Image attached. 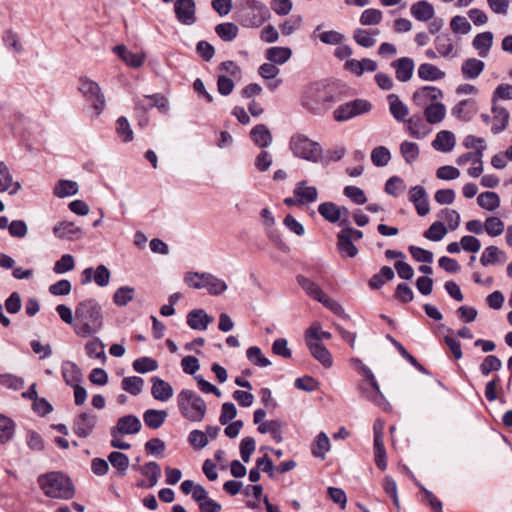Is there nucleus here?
Returning a JSON list of instances; mask_svg holds the SVG:
<instances>
[{
    "label": "nucleus",
    "instance_id": "obj_1",
    "mask_svg": "<svg viewBox=\"0 0 512 512\" xmlns=\"http://www.w3.org/2000/svg\"><path fill=\"white\" fill-rule=\"evenodd\" d=\"M66 324H71L78 336L89 337L102 328L101 307L92 299L80 302L74 314L70 308L66 307Z\"/></svg>",
    "mask_w": 512,
    "mask_h": 512
},
{
    "label": "nucleus",
    "instance_id": "obj_2",
    "mask_svg": "<svg viewBox=\"0 0 512 512\" xmlns=\"http://www.w3.org/2000/svg\"><path fill=\"white\" fill-rule=\"evenodd\" d=\"M338 100L335 88L324 82L310 84L301 96V105L313 114H321Z\"/></svg>",
    "mask_w": 512,
    "mask_h": 512
},
{
    "label": "nucleus",
    "instance_id": "obj_3",
    "mask_svg": "<svg viewBox=\"0 0 512 512\" xmlns=\"http://www.w3.org/2000/svg\"><path fill=\"white\" fill-rule=\"evenodd\" d=\"M288 148L295 158L311 163H324V150L319 142L310 139L302 132H296L289 138Z\"/></svg>",
    "mask_w": 512,
    "mask_h": 512
},
{
    "label": "nucleus",
    "instance_id": "obj_4",
    "mask_svg": "<svg viewBox=\"0 0 512 512\" xmlns=\"http://www.w3.org/2000/svg\"><path fill=\"white\" fill-rule=\"evenodd\" d=\"M235 14L237 21L246 28H258L270 18L268 7L257 0H239Z\"/></svg>",
    "mask_w": 512,
    "mask_h": 512
},
{
    "label": "nucleus",
    "instance_id": "obj_5",
    "mask_svg": "<svg viewBox=\"0 0 512 512\" xmlns=\"http://www.w3.org/2000/svg\"><path fill=\"white\" fill-rule=\"evenodd\" d=\"M177 407L183 416L191 422H201L206 415L207 406L202 397L195 391L183 389L177 395Z\"/></svg>",
    "mask_w": 512,
    "mask_h": 512
},
{
    "label": "nucleus",
    "instance_id": "obj_6",
    "mask_svg": "<svg viewBox=\"0 0 512 512\" xmlns=\"http://www.w3.org/2000/svg\"><path fill=\"white\" fill-rule=\"evenodd\" d=\"M78 90L95 111V115H100L105 109L106 101L99 85L87 77H81Z\"/></svg>",
    "mask_w": 512,
    "mask_h": 512
},
{
    "label": "nucleus",
    "instance_id": "obj_7",
    "mask_svg": "<svg viewBox=\"0 0 512 512\" xmlns=\"http://www.w3.org/2000/svg\"><path fill=\"white\" fill-rule=\"evenodd\" d=\"M372 109V104L365 99H355L338 106L334 112V119L338 122L348 121L356 116L368 113Z\"/></svg>",
    "mask_w": 512,
    "mask_h": 512
},
{
    "label": "nucleus",
    "instance_id": "obj_8",
    "mask_svg": "<svg viewBox=\"0 0 512 512\" xmlns=\"http://www.w3.org/2000/svg\"><path fill=\"white\" fill-rule=\"evenodd\" d=\"M434 46L440 57L454 59L460 55V40L450 33L438 34L434 39Z\"/></svg>",
    "mask_w": 512,
    "mask_h": 512
},
{
    "label": "nucleus",
    "instance_id": "obj_9",
    "mask_svg": "<svg viewBox=\"0 0 512 512\" xmlns=\"http://www.w3.org/2000/svg\"><path fill=\"white\" fill-rule=\"evenodd\" d=\"M38 483L48 497L62 498L64 493V476L60 472H49L38 477Z\"/></svg>",
    "mask_w": 512,
    "mask_h": 512
},
{
    "label": "nucleus",
    "instance_id": "obj_10",
    "mask_svg": "<svg viewBox=\"0 0 512 512\" xmlns=\"http://www.w3.org/2000/svg\"><path fill=\"white\" fill-rule=\"evenodd\" d=\"M363 374L367 377L368 382H361L359 384L358 389L361 396L376 405H381L384 402V396L380 391L373 372L369 367H364Z\"/></svg>",
    "mask_w": 512,
    "mask_h": 512
},
{
    "label": "nucleus",
    "instance_id": "obj_11",
    "mask_svg": "<svg viewBox=\"0 0 512 512\" xmlns=\"http://www.w3.org/2000/svg\"><path fill=\"white\" fill-rule=\"evenodd\" d=\"M142 424L135 415H125L117 420L114 427L110 429L111 435H134L140 432Z\"/></svg>",
    "mask_w": 512,
    "mask_h": 512
},
{
    "label": "nucleus",
    "instance_id": "obj_12",
    "mask_svg": "<svg viewBox=\"0 0 512 512\" xmlns=\"http://www.w3.org/2000/svg\"><path fill=\"white\" fill-rule=\"evenodd\" d=\"M174 12L177 20L184 25H193L196 18V4L194 0H176Z\"/></svg>",
    "mask_w": 512,
    "mask_h": 512
},
{
    "label": "nucleus",
    "instance_id": "obj_13",
    "mask_svg": "<svg viewBox=\"0 0 512 512\" xmlns=\"http://www.w3.org/2000/svg\"><path fill=\"white\" fill-rule=\"evenodd\" d=\"M442 97L443 92L441 89L435 86H423L413 93L412 101L417 107L425 108L429 104H434V102Z\"/></svg>",
    "mask_w": 512,
    "mask_h": 512
},
{
    "label": "nucleus",
    "instance_id": "obj_14",
    "mask_svg": "<svg viewBox=\"0 0 512 512\" xmlns=\"http://www.w3.org/2000/svg\"><path fill=\"white\" fill-rule=\"evenodd\" d=\"M97 421V415L91 412H82L74 420L73 431L77 436L86 438L93 432Z\"/></svg>",
    "mask_w": 512,
    "mask_h": 512
},
{
    "label": "nucleus",
    "instance_id": "obj_15",
    "mask_svg": "<svg viewBox=\"0 0 512 512\" xmlns=\"http://www.w3.org/2000/svg\"><path fill=\"white\" fill-rule=\"evenodd\" d=\"M409 200L413 203L419 216H425L430 212L428 194L423 186L412 187L409 191Z\"/></svg>",
    "mask_w": 512,
    "mask_h": 512
},
{
    "label": "nucleus",
    "instance_id": "obj_16",
    "mask_svg": "<svg viewBox=\"0 0 512 512\" xmlns=\"http://www.w3.org/2000/svg\"><path fill=\"white\" fill-rule=\"evenodd\" d=\"M82 284H88L92 280L100 287H105L109 284L110 281V271L105 265H99L95 270L93 268L88 267L82 273Z\"/></svg>",
    "mask_w": 512,
    "mask_h": 512
},
{
    "label": "nucleus",
    "instance_id": "obj_17",
    "mask_svg": "<svg viewBox=\"0 0 512 512\" xmlns=\"http://www.w3.org/2000/svg\"><path fill=\"white\" fill-rule=\"evenodd\" d=\"M306 345L311 353V355L320 362L324 367L330 368L333 364L332 355L329 350L320 343L319 341H314V339H305Z\"/></svg>",
    "mask_w": 512,
    "mask_h": 512
},
{
    "label": "nucleus",
    "instance_id": "obj_18",
    "mask_svg": "<svg viewBox=\"0 0 512 512\" xmlns=\"http://www.w3.org/2000/svg\"><path fill=\"white\" fill-rule=\"evenodd\" d=\"M391 65L395 69V76L398 81L407 82L412 78L415 68L412 58L401 57L393 61Z\"/></svg>",
    "mask_w": 512,
    "mask_h": 512
},
{
    "label": "nucleus",
    "instance_id": "obj_19",
    "mask_svg": "<svg viewBox=\"0 0 512 512\" xmlns=\"http://www.w3.org/2000/svg\"><path fill=\"white\" fill-rule=\"evenodd\" d=\"M151 382V394L155 400L166 402L173 397L174 390L168 382L157 376L152 377Z\"/></svg>",
    "mask_w": 512,
    "mask_h": 512
},
{
    "label": "nucleus",
    "instance_id": "obj_20",
    "mask_svg": "<svg viewBox=\"0 0 512 512\" xmlns=\"http://www.w3.org/2000/svg\"><path fill=\"white\" fill-rule=\"evenodd\" d=\"M491 112L493 114L491 132L493 134H499L508 127L510 114L506 108L498 104H492Z\"/></svg>",
    "mask_w": 512,
    "mask_h": 512
},
{
    "label": "nucleus",
    "instance_id": "obj_21",
    "mask_svg": "<svg viewBox=\"0 0 512 512\" xmlns=\"http://www.w3.org/2000/svg\"><path fill=\"white\" fill-rule=\"evenodd\" d=\"M476 112L477 109L473 99L461 100L451 109L452 116L464 122L470 121Z\"/></svg>",
    "mask_w": 512,
    "mask_h": 512
},
{
    "label": "nucleus",
    "instance_id": "obj_22",
    "mask_svg": "<svg viewBox=\"0 0 512 512\" xmlns=\"http://www.w3.org/2000/svg\"><path fill=\"white\" fill-rule=\"evenodd\" d=\"M294 195L297 198V204L302 205L315 202L318 197V191L314 186H307L306 181H300L294 188Z\"/></svg>",
    "mask_w": 512,
    "mask_h": 512
},
{
    "label": "nucleus",
    "instance_id": "obj_23",
    "mask_svg": "<svg viewBox=\"0 0 512 512\" xmlns=\"http://www.w3.org/2000/svg\"><path fill=\"white\" fill-rule=\"evenodd\" d=\"M387 100L389 102V111L393 118L398 122H406L409 115L408 106L396 94H389Z\"/></svg>",
    "mask_w": 512,
    "mask_h": 512
},
{
    "label": "nucleus",
    "instance_id": "obj_24",
    "mask_svg": "<svg viewBox=\"0 0 512 512\" xmlns=\"http://www.w3.org/2000/svg\"><path fill=\"white\" fill-rule=\"evenodd\" d=\"M410 13L417 21L427 22L434 17L435 9L430 2L421 0L412 4Z\"/></svg>",
    "mask_w": 512,
    "mask_h": 512
},
{
    "label": "nucleus",
    "instance_id": "obj_25",
    "mask_svg": "<svg viewBox=\"0 0 512 512\" xmlns=\"http://www.w3.org/2000/svg\"><path fill=\"white\" fill-rule=\"evenodd\" d=\"M212 322L213 318L203 309L192 310L187 315V324L194 330H206Z\"/></svg>",
    "mask_w": 512,
    "mask_h": 512
},
{
    "label": "nucleus",
    "instance_id": "obj_26",
    "mask_svg": "<svg viewBox=\"0 0 512 512\" xmlns=\"http://www.w3.org/2000/svg\"><path fill=\"white\" fill-rule=\"evenodd\" d=\"M456 139L454 134L448 130H442L437 133L435 139L432 141V147L439 152H450L454 149Z\"/></svg>",
    "mask_w": 512,
    "mask_h": 512
},
{
    "label": "nucleus",
    "instance_id": "obj_27",
    "mask_svg": "<svg viewBox=\"0 0 512 512\" xmlns=\"http://www.w3.org/2000/svg\"><path fill=\"white\" fill-rule=\"evenodd\" d=\"M406 122L409 135L415 139H423L430 133V129L420 115H413Z\"/></svg>",
    "mask_w": 512,
    "mask_h": 512
},
{
    "label": "nucleus",
    "instance_id": "obj_28",
    "mask_svg": "<svg viewBox=\"0 0 512 512\" xmlns=\"http://www.w3.org/2000/svg\"><path fill=\"white\" fill-rule=\"evenodd\" d=\"M113 50L127 65L133 68H139L144 63V53H133L127 50L124 45L115 46Z\"/></svg>",
    "mask_w": 512,
    "mask_h": 512
},
{
    "label": "nucleus",
    "instance_id": "obj_29",
    "mask_svg": "<svg viewBox=\"0 0 512 512\" xmlns=\"http://www.w3.org/2000/svg\"><path fill=\"white\" fill-rule=\"evenodd\" d=\"M485 63L482 60L476 58H468L463 61L461 66V72L464 79L473 80L483 72Z\"/></svg>",
    "mask_w": 512,
    "mask_h": 512
},
{
    "label": "nucleus",
    "instance_id": "obj_30",
    "mask_svg": "<svg viewBox=\"0 0 512 512\" xmlns=\"http://www.w3.org/2000/svg\"><path fill=\"white\" fill-rule=\"evenodd\" d=\"M254 144L260 148L269 147L272 144V135L268 127L264 124H258L250 132Z\"/></svg>",
    "mask_w": 512,
    "mask_h": 512
},
{
    "label": "nucleus",
    "instance_id": "obj_31",
    "mask_svg": "<svg viewBox=\"0 0 512 512\" xmlns=\"http://www.w3.org/2000/svg\"><path fill=\"white\" fill-rule=\"evenodd\" d=\"M506 260V253L493 245L486 247L480 257V262L483 266L505 263Z\"/></svg>",
    "mask_w": 512,
    "mask_h": 512
},
{
    "label": "nucleus",
    "instance_id": "obj_32",
    "mask_svg": "<svg viewBox=\"0 0 512 512\" xmlns=\"http://www.w3.org/2000/svg\"><path fill=\"white\" fill-rule=\"evenodd\" d=\"M446 116V107L441 102H434L424 108V117L427 123L434 125L442 122Z\"/></svg>",
    "mask_w": 512,
    "mask_h": 512
},
{
    "label": "nucleus",
    "instance_id": "obj_33",
    "mask_svg": "<svg viewBox=\"0 0 512 512\" xmlns=\"http://www.w3.org/2000/svg\"><path fill=\"white\" fill-rule=\"evenodd\" d=\"M493 38V33L490 31H485L475 36L472 45L478 51L480 57L485 58L488 56L493 44Z\"/></svg>",
    "mask_w": 512,
    "mask_h": 512
},
{
    "label": "nucleus",
    "instance_id": "obj_34",
    "mask_svg": "<svg viewBox=\"0 0 512 512\" xmlns=\"http://www.w3.org/2000/svg\"><path fill=\"white\" fill-rule=\"evenodd\" d=\"M417 73L419 78L425 81H437L445 78L446 76L444 71L431 63L421 64L418 67Z\"/></svg>",
    "mask_w": 512,
    "mask_h": 512
},
{
    "label": "nucleus",
    "instance_id": "obj_35",
    "mask_svg": "<svg viewBox=\"0 0 512 512\" xmlns=\"http://www.w3.org/2000/svg\"><path fill=\"white\" fill-rule=\"evenodd\" d=\"M297 283L307 293V295H309L317 302H319V300H321V298L325 295V292L317 283L305 276L298 275Z\"/></svg>",
    "mask_w": 512,
    "mask_h": 512
},
{
    "label": "nucleus",
    "instance_id": "obj_36",
    "mask_svg": "<svg viewBox=\"0 0 512 512\" xmlns=\"http://www.w3.org/2000/svg\"><path fill=\"white\" fill-rule=\"evenodd\" d=\"M292 56V51L288 47H271L266 51V58L275 65H283Z\"/></svg>",
    "mask_w": 512,
    "mask_h": 512
},
{
    "label": "nucleus",
    "instance_id": "obj_37",
    "mask_svg": "<svg viewBox=\"0 0 512 512\" xmlns=\"http://www.w3.org/2000/svg\"><path fill=\"white\" fill-rule=\"evenodd\" d=\"M167 418L165 410L148 409L143 414L144 423L151 429L160 428Z\"/></svg>",
    "mask_w": 512,
    "mask_h": 512
},
{
    "label": "nucleus",
    "instance_id": "obj_38",
    "mask_svg": "<svg viewBox=\"0 0 512 512\" xmlns=\"http://www.w3.org/2000/svg\"><path fill=\"white\" fill-rule=\"evenodd\" d=\"M203 277V288H206L211 295H220L228 288L224 280L217 278L210 273H205V276Z\"/></svg>",
    "mask_w": 512,
    "mask_h": 512
},
{
    "label": "nucleus",
    "instance_id": "obj_39",
    "mask_svg": "<svg viewBox=\"0 0 512 512\" xmlns=\"http://www.w3.org/2000/svg\"><path fill=\"white\" fill-rule=\"evenodd\" d=\"M140 473L148 478V487L152 488L157 485L161 477V469L158 463L151 461L145 463L139 468Z\"/></svg>",
    "mask_w": 512,
    "mask_h": 512
},
{
    "label": "nucleus",
    "instance_id": "obj_40",
    "mask_svg": "<svg viewBox=\"0 0 512 512\" xmlns=\"http://www.w3.org/2000/svg\"><path fill=\"white\" fill-rule=\"evenodd\" d=\"M330 440L325 432H320L311 447V453L314 457L325 459V454L330 450Z\"/></svg>",
    "mask_w": 512,
    "mask_h": 512
},
{
    "label": "nucleus",
    "instance_id": "obj_41",
    "mask_svg": "<svg viewBox=\"0 0 512 512\" xmlns=\"http://www.w3.org/2000/svg\"><path fill=\"white\" fill-rule=\"evenodd\" d=\"M337 249L344 257L354 258L358 254V249L352 240L342 232L337 235Z\"/></svg>",
    "mask_w": 512,
    "mask_h": 512
},
{
    "label": "nucleus",
    "instance_id": "obj_42",
    "mask_svg": "<svg viewBox=\"0 0 512 512\" xmlns=\"http://www.w3.org/2000/svg\"><path fill=\"white\" fill-rule=\"evenodd\" d=\"M145 99H149L152 101L149 105H144L142 100L137 102V105L142 107L143 109H150L152 107H156L161 113L166 114L169 111V104L167 98L159 93L145 96Z\"/></svg>",
    "mask_w": 512,
    "mask_h": 512
},
{
    "label": "nucleus",
    "instance_id": "obj_43",
    "mask_svg": "<svg viewBox=\"0 0 512 512\" xmlns=\"http://www.w3.org/2000/svg\"><path fill=\"white\" fill-rule=\"evenodd\" d=\"M478 205L488 211H494L500 206V197L496 192H483L477 198Z\"/></svg>",
    "mask_w": 512,
    "mask_h": 512
},
{
    "label": "nucleus",
    "instance_id": "obj_44",
    "mask_svg": "<svg viewBox=\"0 0 512 512\" xmlns=\"http://www.w3.org/2000/svg\"><path fill=\"white\" fill-rule=\"evenodd\" d=\"M394 276L395 274L391 267L383 266L380 271L369 280V287L371 289H379L384 285L385 281L392 280Z\"/></svg>",
    "mask_w": 512,
    "mask_h": 512
},
{
    "label": "nucleus",
    "instance_id": "obj_45",
    "mask_svg": "<svg viewBox=\"0 0 512 512\" xmlns=\"http://www.w3.org/2000/svg\"><path fill=\"white\" fill-rule=\"evenodd\" d=\"M143 386L144 380L138 376L125 377L121 382V388L133 396L139 395L143 390Z\"/></svg>",
    "mask_w": 512,
    "mask_h": 512
},
{
    "label": "nucleus",
    "instance_id": "obj_46",
    "mask_svg": "<svg viewBox=\"0 0 512 512\" xmlns=\"http://www.w3.org/2000/svg\"><path fill=\"white\" fill-rule=\"evenodd\" d=\"M319 214L330 223L339 221V206L333 202H324L318 206Z\"/></svg>",
    "mask_w": 512,
    "mask_h": 512
},
{
    "label": "nucleus",
    "instance_id": "obj_47",
    "mask_svg": "<svg viewBox=\"0 0 512 512\" xmlns=\"http://www.w3.org/2000/svg\"><path fill=\"white\" fill-rule=\"evenodd\" d=\"M238 26L231 22L221 23L215 27L216 34L226 42L234 40L238 35Z\"/></svg>",
    "mask_w": 512,
    "mask_h": 512
},
{
    "label": "nucleus",
    "instance_id": "obj_48",
    "mask_svg": "<svg viewBox=\"0 0 512 512\" xmlns=\"http://www.w3.org/2000/svg\"><path fill=\"white\" fill-rule=\"evenodd\" d=\"M400 153L405 162L411 164L419 157V146L415 142L403 141L400 144Z\"/></svg>",
    "mask_w": 512,
    "mask_h": 512
},
{
    "label": "nucleus",
    "instance_id": "obj_49",
    "mask_svg": "<svg viewBox=\"0 0 512 512\" xmlns=\"http://www.w3.org/2000/svg\"><path fill=\"white\" fill-rule=\"evenodd\" d=\"M116 132L121 140L125 143L131 142L134 139V133L130 126L128 119L121 116L116 121Z\"/></svg>",
    "mask_w": 512,
    "mask_h": 512
},
{
    "label": "nucleus",
    "instance_id": "obj_50",
    "mask_svg": "<svg viewBox=\"0 0 512 512\" xmlns=\"http://www.w3.org/2000/svg\"><path fill=\"white\" fill-rule=\"evenodd\" d=\"M247 359L255 366L268 367L271 365V361L266 358L261 349L257 346H251L246 351Z\"/></svg>",
    "mask_w": 512,
    "mask_h": 512
},
{
    "label": "nucleus",
    "instance_id": "obj_51",
    "mask_svg": "<svg viewBox=\"0 0 512 512\" xmlns=\"http://www.w3.org/2000/svg\"><path fill=\"white\" fill-rule=\"evenodd\" d=\"M111 465L116 468L121 476H124L129 467V458L122 452H111L108 455Z\"/></svg>",
    "mask_w": 512,
    "mask_h": 512
},
{
    "label": "nucleus",
    "instance_id": "obj_52",
    "mask_svg": "<svg viewBox=\"0 0 512 512\" xmlns=\"http://www.w3.org/2000/svg\"><path fill=\"white\" fill-rule=\"evenodd\" d=\"M133 369L141 374L152 372L158 369V362L150 357H140L133 361Z\"/></svg>",
    "mask_w": 512,
    "mask_h": 512
},
{
    "label": "nucleus",
    "instance_id": "obj_53",
    "mask_svg": "<svg viewBox=\"0 0 512 512\" xmlns=\"http://www.w3.org/2000/svg\"><path fill=\"white\" fill-rule=\"evenodd\" d=\"M104 349H105V346L99 338L92 339L85 346L86 354L90 358H95V359H100V360L106 359Z\"/></svg>",
    "mask_w": 512,
    "mask_h": 512
},
{
    "label": "nucleus",
    "instance_id": "obj_54",
    "mask_svg": "<svg viewBox=\"0 0 512 512\" xmlns=\"http://www.w3.org/2000/svg\"><path fill=\"white\" fill-rule=\"evenodd\" d=\"M391 159V153L385 146H378L371 152V161L376 167L386 166Z\"/></svg>",
    "mask_w": 512,
    "mask_h": 512
},
{
    "label": "nucleus",
    "instance_id": "obj_55",
    "mask_svg": "<svg viewBox=\"0 0 512 512\" xmlns=\"http://www.w3.org/2000/svg\"><path fill=\"white\" fill-rule=\"evenodd\" d=\"M505 229L504 222L498 217H488L484 223V230L491 237L500 236Z\"/></svg>",
    "mask_w": 512,
    "mask_h": 512
},
{
    "label": "nucleus",
    "instance_id": "obj_56",
    "mask_svg": "<svg viewBox=\"0 0 512 512\" xmlns=\"http://www.w3.org/2000/svg\"><path fill=\"white\" fill-rule=\"evenodd\" d=\"M353 39L355 42L364 48L373 47L376 43V39L373 37V34L370 30L357 28L354 31Z\"/></svg>",
    "mask_w": 512,
    "mask_h": 512
},
{
    "label": "nucleus",
    "instance_id": "obj_57",
    "mask_svg": "<svg viewBox=\"0 0 512 512\" xmlns=\"http://www.w3.org/2000/svg\"><path fill=\"white\" fill-rule=\"evenodd\" d=\"M0 384L11 390H21L24 387V379L11 373L0 374Z\"/></svg>",
    "mask_w": 512,
    "mask_h": 512
},
{
    "label": "nucleus",
    "instance_id": "obj_58",
    "mask_svg": "<svg viewBox=\"0 0 512 512\" xmlns=\"http://www.w3.org/2000/svg\"><path fill=\"white\" fill-rule=\"evenodd\" d=\"M14 422L9 417L0 414V442L9 441L14 435Z\"/></svg>",
    "mask_w": 512,
    "mask_h": 512
},
{
    "label": "nucleus",
    "instance_id": "obj_59",
    "mask_svg": "<svg viewBox=\"0 0 512 512\" xmlns=\"http://www.w3.org/2000/svg\"><path fill=\"white\" fill-rule=\"evenodd\" d=\"M447 233L444 223L436 221L424 232V237L431 241H440Z\"/></svg>",
    "mask_w": 512,
    "mask_h": 512
},
{
    "label": "nucleus",
    "instance_id": "obj_60",
    "mask_svg": "<svg viewBox=\"0 0 512 512\" xmlns=\"http://www.w3.org/2000/svg\"><path fill=\"white\" fill-rule=\"evenodd\" d=\"M502 367L501 360L495 355H488L480 364L482 375L488 376L492 371H498Z\"/></svg>",
    "mask_w": 512,
    "mask_h": 512
},
{
    "label": "nucleus",
    "instance_id": "obj_61",
    "mask_svg": "<svg viewBox=\"0 0 512 512\" xmlns=\"http://www.w3.org/2000/svg\"><path fill=\"white\" fill-rule=\"evenodd\" d=\"M382 12L378 9H366L360 16V23L365 26L377 25L382 20Z\"/></svg>",
    "mask_w": 512,
    "mask_h": 512
},
{
    "label": "nucleus",
    "instance_id": "obj_62",
    "mask_svg": "<svg viewBox=\"0 0 512 512\" xmlns=\"http://www.w3.org/2000/svg\"><path fill=\"white\" fill-rule=\"evenodd\" d=\"M451 30L455 34L465 35L471 31V24L463 16H454L450 21Z\"/></svg>",
    "mask_w": 512,
    "mask_h": 512
},
{
    "label": "nucleus",
    "instance_id": "obj_63",
    "mask_svg": "<svg viewBox=\"0 0 512 512\" xmlns=\"http://www.w3.org/2000/svg\"><path fill=\"white\" fill-rule=\"evenodd\" d=\"M188 442L195 449H203L208 445L209 440L205 432L195 429L189 433Z\"/></svg>",
    "mask_w": 512,
    "mask_h": 512
},
{
    "label": "nucleus",
    "instance_id": "obj_64",
    "mask_svg": "<svg viewBox=\"0 0 512 512\" xmlns=\"http://www.w3.org/2000/svg\"><path fill=\"white\" fill-rule=\"evenodd\" d=\"M343 194L357 205H362L367 202L364 191L359 187L346 186L343 190Z\"/></svg>",
    "mask_w": 512,
    "mask_h": 512
}]
</instances>
